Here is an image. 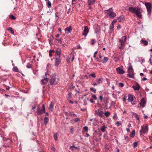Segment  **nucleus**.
<instances>
[{"label": "nucleus", "mask_w": 152, "mask_h": 152, "mask_svg": "<svg viewBox=\"0 0 152 152\" xmlns=\"http://www.w3.org/2000/svg\"><path fill=\"white\" fill-rule=\"evenodd\" d=\"M116 124L118 126H119L120 125H121V124L119 122H117L116 123Z\"/></svg>", "instance_id": "3c124183"}, {"label": "nucleus", "mask_w": 152, "mask_h": 152, "mask_svg": "<svg viewBox=\"0 0 152 152\" xmlns=\"http://www.w3.org/2000/svg\"><path fill=\"white\" fill-rule=\"evenodd\" d=\"M107 127L105 126H102L101 127V130L102 131V132H104L105 130V128H106Z\"/></svg>", "instance_id": "c85d7f7f"}, {"label": "nucleus", "mask_w": 152, "mask_h": 152, "mask_svg": "<svg viewBox=\"0 0 152 152\" xmlns=\"http://www.w3.org/2000/svg\"><path fill=\"white\" fill-rule=\"evenodd\" d=\"M121 28V26L120 25H119L117 26V28L118 29H119Z\"/></svg>", "instance_id": "6e6d98bb"}, {"label": "nucleus", "mask_w": 152, "mask_h": 152, "mask_svg": "<svg viewBox=\"0 0 152 152\" xmlns=\"http://www.w3.org/2000/svg\"><path fill=\"white\" fill-rule=\"evenodd\" d=\"M68 96L69 98H71L72 96V93L71 92L69 93L68 94Z\"/></svg>", "instance_id": "5fc2aeb1"}, {"label": "nucleus", "mask_w": 152, "mask_h": 152, "mask_svg": "<svg viewBox=\"0 0 152 152\" xmlns=\"http://www.w3.org/2000/svg\"><path fill=\"white\" fill-rule=\"evenodd\" d=\"M146 103V101L145 100V98H142L141 101L140 102V106L142 107H144L145 106V104Z\"/></svg>", "instance_id": "9d476101"}, {"label": "nucleus", "mask_w": 152, "mask_h": 152, "mask_svg": "<svg viewBox=\"0 0 152 152\" xmlns=\"http://www.w3.org/2000/svg\"><path fill=\"white\" fill-rule=\"evenodd\" d=\"M132 87L134 90L138 91L139 90L140 86L138 83H136L135 84V85H133Z\"/></svg>", "instance_id": "9b49d317"}, {"label": "nucleus", "mask_w": 152, "mask_h": 152, "mask_svg": "<svg viewBox=\"0 0 152 152\" xmlns=\"http://www.w3.org/2000/svg\"><path fill=\"white\" fill-rule=\"evenodd\" d=\"M95 0H88V5L93 4L95 2Z\"/></svg>", "instance_id": "f3484780"}, {"label": "nucleus", "mask_w": 152, "mask_h": 152, "mask_svg": "<svg viewBox=\"0 0 152 152\" xmlns=\"http://www.w3.org/2000/svg\"><path fill=\"white\" fill-rule=\"evenodd\" d=\"M4 86L7 90H9L10 88L9 86H7L5 84H4Z\"/></svg>", "instance_id": "a19ab883"}, {"label": "nucleus", "mask_w": 152, "mask_h": 152, "mask_svg": "<svg viewBox=\"0 0 152 152\" xmlns=\"http://www.w3.org/2000/svg\"><path fill=\"white\" fill-rule=\"evenodd\" d=\"M148 128L147 124H146L145 125H143L141 126V129L140 130V133H143L144 134L148 132Z\"/></svg>", "instance_id": "0eeeda50"}, {"label": "nucleus", "mask_w": 152, "mask_h": 152, "mask_svg": "<svg viewBox=\"0 0 152 152\" xmlns=\"http://www.w3.org/2000/svg\"><path fill=\"white\" fill-rule=\"evenodd\" d=\"M96 83L98 84L102 83V78H99L98 79L96 80Z\"/></svg>", "instance_id": "aec40b11"}, {"label": "nucleus", "mask_w": 152, "mask_h": 152, "mask_svg": "<svg viewBox=\"0 0 152 152\" xmlns=\"http://www.w3.org/2000/svg\"><path fill=\"white\" fill-rule=\"evenodd\" d=\"M10 18L13 20H15L16 19L15 17L13 15H11L10 16Z\"/></svg>", "instance_id": "f704fd0d"}, {"label": "nucleus", "mask_w": 152, "mask_h": 152, "mask_svg": "<svg viewBox=\"0 0 152 152\" xmlns=\"http://www.w3.org/2000/svg\"><path fill=\"white\" fill-rule=\"evenodd\" d=\"M128 101L129 102H131L133 105L135 104L136 103V99L132 95L129 94L128 96Z\"/></svg>", "instance_id": "20e7f679"}, {"label": "nucleus", "mask_w": 152, "mask_h": 152, "mask_svg": "<svg viewBox=\"0 0 152 152\" xmlns=\"http://www.w3.org/2000/svg\"><path fill=\"white\" fill-rule=\"evenodd\" d=\"M48 80L49 79L47 78H45L44 79H42L41 80L42 84L44 85L47 84L48 81Z\"/></svg>", "instance_id": "dca6fc26"}, {"label": "nucleus", "mask_w": 152, "mask_h": 152, "mask_svg": "<svg viewBox=\"0 0 152 152\" xmlns=\"http://www.w3.org/2000/svg\"><path fill=\"white\" fill-rule=\"evenodd\" d=\"M69 102L70 103H71V104H73L74 103V102L73 101H71V100H69Z\"/></svg>", "instance_id": "338daca9"}, {"label": "nucleus", "mask_w": 152, "mask_h": 152, "mask_svg": "<svg viewBox=\"0 0 152 152\" xmlns=\"http://www.w3.org/2000/svg\"><path fill=\"white\" fill-rule=\"evenodd\" d=\"M49 55L50 57H51L52 56V53H51L50 51H49Z\"/></svg>", "instance_id": "0e129e2a"}, {"label": "nucleus", "mask_w": 152, "mask_h": 152, "mask_svg": "<svg viewBox=\"0 0 152 152\" xmlns=\"http://www.w3.org/2000/svg\"><path fill=\"white\" fill-rule=\"evenodd\" d=\"M18 68L17 67H15L14 68V69H13V71H15L16 72H19V73H21L22 75L23 76H24V75L22 74V73L20 72H19L18 71Z\"/></svg>", "instance_id": "7c9ffc66"}, {"label": "nucleus", "mask_w": 152, "mask_h": 152, "mask_svg": "<svg viewBox=\"0 0 152 152\" xmlns=\"http://www.w3.org/2000/svg\"><path fill=\"white\" fill-rule=\"evenodd\" d=\"M90 90L92 91H93L94 93H95L96 89L94 88H90Z\"/></svg>", "instance_id": "58836bf2"}, {"label": "nucleus", "mask_w": 152, "mask_h": 152, "mask_svg": "<svg viewBox=\"0 0 152 152\" xmlns=\"http://www.w3.org/2000/svg\"><path fill=\"white\" fill-rule=\"evenodd\" d=\"M51 150H52V151H53V152H55V150H56V149H55V148H54V147H53L52 148Z\"/></svg>", "instance_id": "864d4df0"}, {"label": "nucleus", "mask_w": 152, "mask_h": 152, "mask_svg": "<svg viewBox=\"0 0 152 152\" xmlns=\"http://www.w3.org/2000/svg\"><path fill=\"white\" fill-rule=\"evenodd\" d=\"M135 134V131L134 130L130 134V137H132V138H133L134 137Z\"/></svg>", "instance_id": "a878e982"}, {"label": "nucleus", "mask_w": 152, "mask_h": 152, "mask_svg": "<svg viewBox=\"0 0 152 152\" xmlns=\"http://www.w3.org/2000/svg\"><path fill=\"white\" fill-rule=\"evenodd\" d=\"M99 99L100 100L102 101L103 99V96L102 95L100 96H99Z\"/></svg>", "instance_id": "4d7b16f0"}, {"label": "nucleus", "mask_w": 152, "mask_h": 152, "mask_svg": "<svg viewBox=\"0 0 152 152\" xmlns=\"http://www.w3.org/2000/svg\"><path fill=\"white\" fill-rule=\"evenodd\" d=\"M42 110L40 109L39 106H38L37 107V113L38 115H40L42 113H45V106L44 104L42 105Z\"/></svg>", "instance_id": "39448f33"}, {"label": "nucleus", "mask_w": 152, "mask_h": 152, "mask_svg": "<svg viewBox=\"0 0 152 152\" xmlns=\"http://www.w3.org/2000/svg\"><path fill=\"white\" fill-rule=\"evenodd\" d=\"M124 138L127 141H128L129 140V137L127 136H124Z\"/></svg>", "instance_id": "79ce46f5"}, {"label": "nucleus", "mask_w": 152, "mask_h": 152, "mask_svg": "<svg viewBox=\"0 0 152 152\" xmlns=\"http://www.w3.org/2000/svg\"><path fill=\"white\" fill-rule=\"evenodd\" d=\"M59 81V78L56 75L53 76L50 80V85H52L54 84L55 85L57 84Z\"/></svg>", "instance_id": "7ed1b4c3"}, {"label": "nucleus", "mask_w": 152, "mask_h": 152, "mask_svg": "<svg viewBox=\"0 0 152 152\" xmlns=\"http://www.w3.org/2000/svg\"><path fill=\"white\" fill-rule=\"evenodd\" d=\"M46 3L48 4L47 6L49 8H50L51 6V4L49 0L47 1Z\"/></svg>", "instance_id": "5701e85b"}, {"label": "nucleus", "mask_w": 152, "mask_h": 152, "mask_svg": "<svg viewBox=\"0 0 152 152\" xmlns=\"http://www.w3.org/2000/svg\"><path fill=\"white\" fill-rule=\"evenodd\" d=\"M70 132L72 134H73V128H72L70 129Z\"/></svg>", "instance_id": "603ef678"}, {"label": "nucleus", "mask_w": 152, "mask_h": 152, "mask_svg": "<svg viewBox=\"0 0 152 152\" xmlns=\"http://www.w3.org/2000/svg\"><path fill=\"white\" fill-rule=\"evenodd\" d=\"M56 37H57V38H58L59 37V34H57L56 36Z\"/></svg>", "instance_id": "774afa93"}, {"label": "nucleus", "mask_w": 152, "mask_h": 152, "mask_svg": "<svg viewBox=\"0 0 152 152\" xmlns=\"http://www.w3.org/2000/svg\"><path fill=\"white\" fill-rule=\"evenodd\" d=\"M110 16V18H113L116 16V14L113 12H110L107 13Z\"/></svg>", "instance_id": "ddd939ff"}, {"label": "nucleus", "mask_w": 152, "mask_h": 152, "mask_svg": "<svg viewBox=\"0 0 152 152\" xmlns=\"http://www.w3.org/2000/svg\"><path fill=\"white\" fill-rule=\"evenodd\" d=\"M90 102H91V103H94V101H93V100L92 99H90Z\"/></svg>", "instance_id": "69168bd1"}, {"label": "nucleus", "mask_w": 152, "mask_h": 152, "mask_svg": "<svg viewBox=\"0 0 152 152\" xmlns=\"http://www.w3.org/2000/svg\"><path fill=\"white\" fill-rule=\"evenodd\" d=\"M129 11L133 14L136 15L139 18H141L142 12V9L138 7H129Z\"/></svg>", "instance_id": "f257e3e1"}, {"label": "nucleus", "mask_w": 152, "mask_h": 152, "mask_svg": "<svg viewBox=\"0 0 152 152\" xmlns=\"http://www.w3.org/2000/svg\"><path fill=\"white\" fill-rule=\"evenodd\" d=\"M56 57H60V55H61V50L60 49L58 48L57 49L55 53Z\"/></svg>", "instance_id": "f8f14e48"}, {"label": "nucleus", "mask_w": 152, "mask_h": 152, "mask_svg": "<svg viewBox=\"0 0 152 152\" xmlns=\"http://www.w3.org/2000/svg\"><path fill=\"white\" fill-rule=\"evenodd\" d=\"M128 70L129 71H130V70L132 71V70H133L132 69V66H129V68H128Z\"/></svg>", "instance_id": "c03bdc74"}, {"label": "nucleus", "mask_w": 152, "mask_h": 152, "mask_svg": "<svg viewBox=\"0 0 152 152\" xmlns=\"http://www.w3.org/2000/svg\"><path fill=\"white\" fill-rule=\"evenodd\" d=\"M74 122L75 123L80 121V118H75L74 119Z\"/></svg>", "instance_id": "473e14b6"}, {"label": "nucleus", "mask_w": 152, "mask_h": 152, "mask_svg": "<svg viewBox=\"0 0 152 152\" xmlns=\"http://www.w3.org/2000/svg\"><path fill=\"white\" fill-rule=\"evenodd\" d=\"M36 108V105H34V106L32 107V109L34 110Z\"/></svg>", "instance_id": "bf43d9fd"}, {"label": "nucleus", "mask_w": 152, "mask_h": 152, "mask_svg": "<svg viewBox=\"0 0 152 152\" xmlns=\"http://www.w3.org/2000/svg\"><path fill=\"white\" fill-rule=\"evenodd\" d=\"M48 117H45L44 119V123L45 125H46L48 121Z\"/></svg>", "instance_id": "4be33fe9"}, {"label": "nucleus", "mask_w": 152, "mask_h": 152, "mask_svg": "<svg viewBox=\"0 0 152 152\" xmlns=\"http://www.w3.org/2000/svg\"><path fill=\"white\" fill-rule=\"evenodd\" d=\"M110 114V112H107L104 113V115L107 117H108Z\"/></svg>", "instance_id": "2f4dec72"}, {"label": "nucleus", "mask_w": 152, "mask_h": 152, "mask_svg": "<svg viewBox=\"0 0 152 152\" xmlns=\"http://www.w3.org/2000/svg\"><path fill=\"white\" fill-rule=\"evenodd\" d=\"M65 31L66 33L69 34L70 33L71 31L72 30V28L71 26H69V27H66L65 28Z\"/></svg>", "instance_id": "2eb2a0df"}, {"label": "nucleus", "mask_w": 152, "mask_h": 152, "mask_svg": "<svg viewBox=\"0 0 152 152\" xmlns=\"http://www.w3.org/2000/svg\"><path fill=\"white\" fill-rule=\"evenodd\" d=\"M133 115H135V117L136 118V119L137 120H139V117H138V115H137V114H136L135 113H133Z\"/></svg>", "instance_id": "ea45409f"}, {"label": "nucleus", "mask_w": 152, "mask_h": 152, "mask_svg": "<svg viewBox=\"0 0 152 152\" xmlns=\"http://www.w3.org/2000/svg\"><path fill=\"white\" fill-rule=\"evenodd\" d=\"M128 75L129 77L134 78V76L133 72L129 73V74H128Z\"/></svg>", "instance_id": "393cba45"}, {"label": "nucleus", "mask_w": 152, "mask_h": 152, "mask_svg": "<svg viewBox=\"0 0 152 152\" xmlns=\"http://www.w3.org/2000/svg\"><path fill=\"white\" fill-rule=\"evenodd\" d=\"M89 76L94 78H95L96 77V75L94 73H93L90 74Z\"/></svg>", "instance_id": "72a5a7b5"}, {"label": "nucleus", "mask_w": 152, "mask_h": 152, "mask_svg": "<svg viewBox=\"0 0 152 152\" xmlns=\"http://www.w3.org/2000/svg\"><path fill=\"white\" fill-rule=\"evenodd\" d=\"M114 27V25L111 24V25H110V29H113Z\"/></svg>", "instance_id": "a18cd8bd"}, {"label": "nucleus", "mask_w": 152, "mask_h": 152, "mask_svg": "<svg viewBox=\"0 0 152 152\" xmlns=\"http://www.w3.org/2000/svg\"><path fill=\"white\" fill-rule=\"evenodd\" d=\"M54 106V103L53 101L51 102L50 104V105L49 109L51 111H52L53 109Z\"/></svg>", "instance_id": "a211bd4d"}, {"label": "nucleus", "mask_w": 152, "mask_h": 152, "mask_svg": "<svg viewBox=\"0 0 152 152\" xmlns=\"http://www.w3.org/2000/svg\"><path fill=\"white\" fill-rule=\"evenodd\" d=\"M114 59H115V61L116 62L118 61L119 60L118 58L117 57H115L114 58Z\"/></svg>", "instance_id": "de8ad7c7"}, {"label": "nucleus", "mask_w": 152, "mask_h": 152, "mask_svg": "<svg viewBox=\"0 0 152 152\" xmlns=\"http://www.w3.org/2000/svg\"><path fill=\"white\" fill-rule=\"evenodd\" d=\"M95 40L94 39H92L91 42V44L92 45H94L95 43Z\"/></svg>", "instance_id": "c9c22d12"}, {"label": "nucleus", "mask_w": 152, "mask_h": 152, "mask_svg": "<svg viewBox=\"0 0 152 152\" xmlns=\"http://www.w3.org/2000/svg\"><path fill=\"white\" fill-rule=\"evenodd\" d=\"M124 16L122 15L120 16L118 18V19L119 20V21L120 22H122L124 21Z\"/></svg>", "instance_id": "412c9836"}, {"label": "nucleus", "mask_w": 152, "mask_h": 152, "mask_svg": "<svg viewBox=\"0 0 152 152\" xmlns=\"http://www.w3.org/2000/svg\"><path fill=\"white\" fill-rule=\"evenodd\" d=\"M84 29L83 31V35L86 36L89 32V29L87 26H84Z\"/></svg>", "instance_id": "1a4fd4ad"}, {"label": "nucleus", "mask_w": 152, "mask_h": 152, "mask_svg": "<svg viewBox=\"0 0 152 152\" xmlns=\"http://www.w3.org/2000/svg\"><path fill=\"white\" fill-rule=\"evenodd\" d=\"M118 47L120 50H123L125 47V42L126 40V36H122L121 38L119 39Z\"/></svg>", "instance_id": "f03ea898"}, {"label": "nucleus", "mask_w": 152, "mask_h": 152, "mask_svg": "<svg viewBox=\"0 0 152 152\" xmlns=\"http://www.w3.org/2000/svg\"><path fill=\"white\" fill-rule=\"evenodd\" d=\"M118 86L119 87H123L124 86V85L122 83H119Z\"/></svg>", "instance_id": "37998d69"}, {"label": "nucleus", "mask_w": 152, "mask_h": 152, "mask_svg": "<svg viewBox=\"0 0 152 152\" xmlns=\"http://www.w3.org/2000/svg\"><path fill=\"white\" fill-rule=\"evenodd\" d=\"M145 5L146 7L148 14H150L151 11L152 4L150 2H145Z\"/></svg>", "instance_id": "423d86ee"}, {"label": "nucleus", "mask_w": 152, "mask_h": 152, "mask_svg": "<svg viewBox=\"0 0 152 152\" xmlns=\"http://www.w3.org/2000/svg\"><path fill=\"white\" fill-rule=\"evenodd\" d=\"M7 30L10 31L11 33H12L13 34H14V31L13 30L12 28H9L7 29Z\"/></svg>", "instance_id": "cd10ccee"}, {"label": "nucleus", "mask_w": 152, "mask_h": 152, "mask_svg": "<svg viewBox=\"0 0 152 152\" xmlns=\"http://www.w3.org/2000/svg\"><path fill=\"white\" fill-rule=\"evenodd\" d=\"M108 60V58L107 57H104V60L102 61V62L103 63H105Z\"/></svg>", "instance_id": "bb28decb"}, {"label": "nucleus", "mask_w": 152, "mask_h": 152, "mask_svg": "<svg viewBox=\"0 0 152 152\" xmlns=\"http://www.w3.org/2000/svg\"><path fill=\"white\" fill-rule=\"evenodd\" d=\"M138 145V142H135L133 143V147L134 148H135Z\"/></svg>", "instance_id": "e433bc0d"}, {"label": "nucleus", "mask_w": 152, "mask_h": 152, "mask_svg": "<svg viewBox=\"0 0 152 152\" xmlns=\"http://www.w3.org/2000/svg\"><path fill=\"white\" fill-rule=\"evenodd\" d=\"M61 62V59L60 57H56V61L55 63V66H58L59 64Z\"/></svg>", "instance_id": "6e6552de"}, {"label": "nucleus", "mask_w": 152, "mask_h": 152, "mask_svg": "<svg viewBox=\"0 0 152 152\" xmlns=\"http://www.w3.org/2000/svg\"><path fill=\"white\" fill-rule=\"evenodd\" d=\"M126 97L124 96L123 98V100L124 102H125L126 100Z\"/></svg>", "instance_id": "052dcab7"}, {"label": "nucleus", "mask_w": 152, "mask_h": 152, "mask_svg": "<svg viewBox=\"0 0 152 152\" xmlns=\"http://www.w3.org/2000/svg\"><path fill=\"white\" fill-rule=\"evenodd\" d=\"M147 80V79L145 77H143L142 79V80L143 81H145Z\"/></svg>", "instance_id": "e2e57ef3"}, {"label": "nucleus", "mask_w": 152, "mask_h": 152, "mask_svg": "<svg viewBox=\"0 0 152 152\" xmlns=\"http://www.w3.org/2000/svg\"><path fill=\"white\" fill-rule=\"evenodd\" d=\"M140 42L143 45H144L145 46L147 45L148 44V41L146 40L142 39L141 40Z\"/></svg>", "instance_id": "6ab92c4d"}, {"label": "nucleus", "mask_w": 152, "mask_h": 152, "mask_svg": "<svg viewBox=\"0 0 152 152\" xmlns=\"http://www.w3.org/2000/svg\"><path fill=\"white\" fill-rule=\"evenodd\" d=\"M92 98L95 100L97 99V97L95 95H93L92 96Z\"/></svg>", "instance_id": "8fccbe9b"}, {"label": "nucleus", "mask_w": 152, "mask_h": 152, "mask_svg": "<svg viewBox=\"0 0 152 152\" xmlns=\"http://www.w3.org/2000/svg\"><path fill=\"white\" fill-rule=\"evenodd\" d=\"M27 67L28 68H31V66L30 64H28L27 65Z\"/></svg>", "instance_id": "09e8293b"}, {"label": "nucleus", "mask_w": 152, "mask_h": 152, "mask_svg": "<svg viewBox=\"0 0 152 152\" xmlns=\"http://www.w3.org/2000/svg\"><path fill=\"white\" fill-rule=\"evenodd\" d=\"M116 20L114 19L112 22L111 23V24L114 25V24L116 23Z\"/></svg>", "instance_id": "49530a36"}, {"label": "nucleus", "mask_w": 152, "mask_h": 152, "mask_svg": "<svg viewBox=\"0 0 152 152\" xmlns=\"http://www.w3.org/2000/svg\"><path fill=\"white\" fill-rule=\"evenodd\" d=\"M83 129L86 132H87L88 130V127L87 126L84 127Z\"/></svg>", "instance_id": "4c0bfd02"}, {"label": "nucleus", "mask_w": 152, "mask_h": 152, "mask_svg": "<svg viewBox=\"0 0 152 152\" xmlns=\"http://www.w3.org/2000/svg\"><path fill=\"white\" fill-rule=\"evenodd\" d=\"M116 70L117 72L120 74H123L124 73V70L120 67L116 68Z\"/></svg>", "instance_id": "4468645a"}, {"label": "nucleus", "mask_w": 152, "mask_h": 152, "mask_svg": "<svg viewBox=\"0 0 152 152\" xmlns=\"http://www.w3.org/2000/svg\"><path fill=\"white\" fill-rule=\"evenodd\" d=\"M53 137L54 138L55 140L56 141H57L58 139L57 137V133H54V134L53 135Z\"/></svg>", "instance_id": "c756f323"}, {"label": "nucleus", "mask_w": 152, "mask_h": 152, "mask_svg": "<svg viewBox=\"0 0 152 152\" xmlns=\"http://www.w3.org/2000/svg\"><path fill=\"white\" fill-rule=\"evenodd\" d=\"M58 12H56V13H55V16L56 17H58V18L59 17H58Z\"/></svg>", "instance_id": "680f3d73"}, {"label": "nucleus", "mask_w": 152, "mask_h": 152, "mask_svg": "<svg viewBox=\"0 0 152 152\" xmlns=\"http://www.w3.org/2000/svg\"><path fill=\"white\" fill-rule=\"evenodd\" d=\"M128 73H132V72H133V70H132L129 71L128 70Z\"/></svg>", "instance_id": "13d9d810"}, {"label": "nucleus", "mask_w": 152, "mask_h": 152, "mask_svg": "<svg viewBox=\"0 0 152 152\" xmlns=\"http://www.w3.org/2000/svg\"><path fill=\"white\" fill-rule=\"evenodd\" d=\"M98 114L99 116L100 117L102 118L103 117V115L104 114V113L103 111H100V112H99Z\"/></svg>", "instance_id": "b1692460"}]
</instances>
